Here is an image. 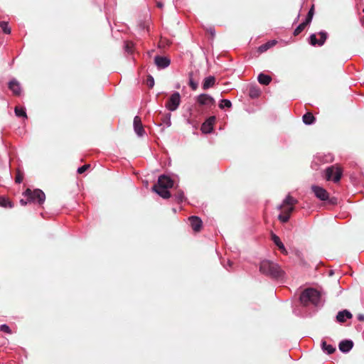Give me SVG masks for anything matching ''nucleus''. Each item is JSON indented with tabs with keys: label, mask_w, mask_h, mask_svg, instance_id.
<instances>
[{
	"label": "nucleus",
	"mask_w": 364,
	"mask_h": 364,
	"mask_svg": "<svg viewBox=\"0 0 364 364\" xmlns=\"http://www.w3.org/2000/svg\"><path fill=\"white\" fill-rule=\"evenodd\" d=\"M302 119L304 123L307 125L312 124L316 121V118L310 112H308L305 114H304Z\"/></svg>",
	"instance_id": "obj_17"
},
{
	"label": "nucleus",
	"mask_w": 364,
	"mask_h": 364,
	"mask_svg": "<svg viewBox=\"0 0 364 364\" xmlns=\"http://www.w3.org/2000/svg\"><path fill=\"white\" fill-rule=\"evenodd\" d=\"M259 271L267 276L276 279L281 278L284 275V272L280 267L269 260H264L260 263Z\"/></svg>",
	"instance_id": "obj_2"
},
{
	"label": "nucleus",
	"mask_w": 364,
	"mask_h": 364,
	"mask_svg": "<svg viewBox=\"0 0 364 364\" xmlns=\"http://www.w3.org/2000/svg\"><path fill=\"white\" fill-rule=\"evenodd\" d=\"M9 88L12 91L14 95L18 96L21 95V86L16 80H12L9 82Z\"/></svg>",
	"instance_id": "obj_13"
},
{
	"label": "nucleus",
	"mask_w": 364,
	"mask_h": 364,
	"mask_svg": "<svg viewBox=\"0 0 364 364\" xmlns=\"http://www.w3.org/2000/svg\"><path fill=\"white\" fill-rule=\"evenodd\" d=\"M310 44L315 46L316 45L319 46V40L317 39L316 34H311L309 37Z\"/></svg>",
	"instance_id": "obj_32"
},
{
	"label": "nucleus",
	"mask_w": 364,
	"mask_h": 364,
	"mask_svg": "<svg viewBox=\"0 0 364 364\" xmlns=\"http://www.w3.org/2000/svg\"><path fill=\"white\" fill-rule=\"evenodd\" d=\"M146 85L149 88H152L154 85V77L151 75H149L146 80Z\"/></svg>",
	"instance_id": "obj_36"
},
{
	"label": "nucleus",
	"mask_w": 364,
	"mask_h": 364,
	"mask_svg": "<svg viewBox=\"0 0 364 364\" xmlns=\"http://www.w3.org/2000/svg\"><path fill=\"white\" fill-rule=\"evenodd\" d=\"M192 229L195 232H199L202 228V220L197 216H191L188 218Z\"/></svg>",
	"instance_id": "obj_9"
},
{
	"label": "nucleus",
	"mask_w": 364,
	"mask_h": 364,
	"mask_svg": "<svg viewBox=\"0 0 364 364\" xmlns=\"http://www.w3.org/2000/svg\"><path fill=\"white\" fill-rule=\"evenodd\" d=\"M14 111H15V114H16V116H18V117H23L27 118V114H26L24 109L16 107Z\"/></svg>",
	"instance_id": "obj_30"
},
{
	"label": "nucleus",
	"mask_w": 364,
	"mask_h": 364,
	"mask_svg": "<svg viewBox=\"0 0 364 364\" xmlns=\"http://www.w3.org/2000/svg\"><path fill=\"white\" fill-rule=\"evenodd\" d=\"M346 317L348 318H352V314L347 310L338 312L336 318L339 322H344Z\"/></svg>",
	"instance_id": "obj_18"
},
{
	"label": "nucleus",
	"mask_w": 364,
	"mask_h": 364,
	"mask_svg": "<svg viewBox=\"0 0 364 364\" xmlns=\"http://www.w3.org/2000/svg\"><path fill=\"white\" fill-rule=\"evenodd\" d=\"M0 27L3 30L4 33L9 34L11 33V28L8 27V23L6 21H1Z\"/></svg>",
	"instance_id": "obj_31"
},
{
	"label": "nucleus",
	"mask_w": 364,
	"mask_h": 364,
	"mask_svg": "<svg viewBox=\"0 0 364 364\" xmlns=\"http://www.w3.org/2000/svg\"><path fill=\"white\" fill-rule=\"evenodd\" d=\"M23 179V173L19 169L17 168L16 171V177L15 182L17 183H21Z\"/></svg>",
	"instance_id": "obj_25"
},
{
	"label": "nucleus",
	"mask_w": 364,
	"mask_h": 364,
	"mask_svg": "<svg viewBox=\"0 0 364 364\" xmlns=\"http://www.w3.org/2000/svg\"><path fill=\"white\" fill-rule=\"evenodd\" d=\"M0 330L3 332L7 333H11V332L9 326L6 324L1 325L0 326Z\"/></svg>",
	"instance_id": "obj_39"
},
{
	"label": "nucleus",
	"mask_w": 364,
	"mask_h": 364,
	"mask_svg": "<svg viewBox=\"0 0 364 364\" xmlns=\"http://www.w3.org/2000/svg\"><path fill=\"white\" fill-rule=\"evenodd\" d=\"M173 181L166 175H161L159 177L157 183L152 187V190L164 199L169 198L171 196L168 190L173 186Z\"/></svg>",
	"instance_id": "obj_1"
},
{
	"label": "nucleus",
	"mask_w": 364,
	"mask_h": 364,
	"mask_svg": "<svg viewBox=\"0 0 364 364\" xmlns=\"http://www.w3.org/2000/svg\"><path fill=\"white\" fill-rule=\"evenodd\" d=\"M318 36H320L319 39V46H321L324 44L326 38H327V33L325 31H321L318 33Z\"/></svg>",
	"instance_id": "obj_29"
},
{
	"label": "nucleus",
	"mask_w": 364,
	"mask_h": 364,
	"mask_svg": "<svg viewBox=\"0 0 364 364\" xmlns=\"http://www.w3.org/2000/svg\"><path fill=\"white\" fill-rule=\"evenodd\" d=\"M363 13H364V9H363Z\"/></svg>",
	"instance_id": "obj_48"
},
{
	"label": "nucleus",
	"mask_w": 364,
	"mask_h": 364,
	"mask_svg": "<svg viewBox=\"0 0 364 364\" xmlns=\"http://www.w3.org/2000/svg\"><path fill=\"white\" fill-rule=\"evenodd\" d=\"M0 206L4 208H12L14 205L9 198L4 196H0Z\"/></svg>",
	"instance_id": "obj_20"
},
{
	"label": "nucleus",
	"mask_w": 364,
	"mask_h": 364,
	"mask_svg": "<svg viewBox=\"0 0 364 364\" xmlns=\"http://www.w3.org/2000/svg\"><path fill=\"white\" fill-rule=\"evenodd\" d=\"M297 202H298L297 200L294 198L290 195H288L287 196V198L284 200L282 204H281L279 206V209H282L284 206L294 207V205H296L297 203Z\"/></svg>",
	"instance_id": "obj_15"
},
{
	"label": "nucleus",
	"mask_w": 364,
	"mask_h": 364,
	"mask_svg": "<svg viewBox=\"0 0 364 364\" xmlns=\"http://www.w3.org/2000/svg\"><path fill=\"white\" fill-rule=\"evenodd\" d=\"M257 79L260 84L264 85H269L270 83V82L272 81V77L269 75H265L264 73H260L258 75Z\"/></svg>",
	"instance_id": "obj_19"
},
{
	"label": "nucleus",
	"mask_w": 364,
	"mask_h": 364,
	"mask_svg": "<svg viewBox=\"0 0 364 364\" xmlns=\"http://www.w3.org/2000/svg\"><path fill=\"white\" fill-rule=\"evenodd\" d=\"M207 31L208 33H210V34L211 35L212 37H214L215 33V30L213 28H210L207 29Z\"/></svg>",
	"instance_id": "obj_42"
},
{
	"label": "nucleus",
	"mask_w": 364,
	"mask_h": 364,
	"mask_svg": "<svg viewBox=\"0 0 364 364\" xmlns=\"http://www.w3.org/2000/svg\"><path fill=\"white\" fill-rule=\"evenodd\" d=\"M271 237L274 244L278 247L279 250L284 255L287 254V251L282 242L280 238L272 232H271Z\"/></svg>",
	"instance_id": "obj_14"
},
{
	"label": "nucleus",
	"mask_w": 364,
	"mask_h": 364,
	"mask_svg": "<svg viewBox=\"0 0 364 364\" xmlns=\"http://www.w3.org/2000/svg\"><path fill=\"white\" fill-rule=\"evenodd\" d=\"M215 117H210V118L209 119V120H208V124H207V125H208V126H211L212 122H213V121H215Z\"/></svg>",
	"instance_id": "obj_44"
},
{
	"label": "nucleus",
	"mask_w": 364,
	"mask_h": 364,
	"mask_svg": "<svg viewBox=\"0 0 364 364\" xmlns=\"http://www.w3.org/2000/svg\"><path fill=\"white\" fill-rule=\"evenodd\" d=\"M210 126L207 125L206 123L203 124L201 129L203 132L208 133L210 132L213 127H209Z\"/></svg>",
	"instance_id": "obj_40"
},
{
	"label": "nucleus",
	"mask_w": 364,
	"mask_h": 364,
	"mask_svg": "<svg viewBox=\"0 0 364 364\" xmlns=\"http://www.w3.org/2000/svg\"><path fill=\"white\" fill-rule=\"evenodd\" d=\"M321 346L322 349L326 351L328 354H331L336 351V348L333 346L328 344L326 341L322 342Z\"/></svg>",
	"instance_id": "obj_23"
},
{
	"label": "nucleus",
	"mask_w": 364,
	"mask_h": 364,
	"mask_svg": "<svg viewBox=\"0 0 364 364\" xmlns=\"http://www.w3.org/2000/svg\"><path fill=\"white\" fill-rule=\"evenodd\" d=\"M197 102L200 105H214L215 100L210 95L206 94H201L198 97Z\"/></svg>",
	"instance_id": "obj_10"
},
{
	"label": "nucleus",
	"mask_w": 364,
	"mask_h": 364,
	"mask_svg": "<svg viewBox=\"0 0 364 364\" xmlns=\"http://www.w3.org/2000/svg\"><path fill=\"white\" fill-rule=\"evenodd\" d=\"M173 196L178 202H182L185 198L184 193L181 190H177Z\"/></svg>",
	"instance_id": "obj_26"
},
{
	"label": "nucleus",
	"mask_w": 364,
	"mask_h": 364,
	"mask_svg": "<svg viewBox=\"0 0 364 364\" xmlns=\"http://www.w3.org/2000/svg\"><path fill=\"white\" fill-rule=\"evenodd\" d=\"M276 41H269L262 46H260L259 47V51L260 53H263V52H265L267 51L269 48H270L271 47H272L273 46H274L276 44Z\"/></svg>",
	"instance_id": "obj_22"
},
{
	"label": "nucleus",
	"mask_w": 364,
	"mask_h": 364,
	"mask_svg": "<svg viewBox=\"0 0 364 364\" xmlns=\"http://www.w3.org/2000/svg\"><path fill=\"white\" fill-rule=\"evenodd\" d=\"M181 102L180 94L177 92L172 94L166 103V107L170 111H175Z\"/></svg>",
	"instance_id": "obj_6"
},
{
	"label": "nucleus",
	"mask_w": 364,
	"mask_h": 364,
	"mask_svg": "<svg viewBox=\"0 0 364 364\" xmlns=\"http://www.w3.org/2000/svg\"><path fill=\"white\" fill-rule=\"evenodd\" d=\"M134 128L135 132L139 136L143 135V134L144 132V127H143V125L141 123V119L139 116H136L134 119Z\"/></svg>",
	"instance_id": "obj_12"
},
{
	"label": "nucleus",
	"mask_w": 364,
	"mask_h": 364,
	"mask_svg": "<svg viewBox=\"0 0 364 364\" xmlns=\"http://www.w3.org/2000/svg\"><path fill=\"white\" fill-rule=\"evenodd\" d=\"M319 299L320 293L314 289H307L300 296V301L304 305H308L309 303L316 305Z\"/></svg>",
	"instance_id": "obj_3"
},
{
	"label": "nucleus",
	"mask_w": 364,
	"mask_h": 364,
	"mask_svg": "<svg viewBox=\"0 0 364 364\" xmlns=\"http://www.w3.org/2000/svg\"><path fill=\"white\" fill-rule=\"evenodd\" d=\"M290 215L288 214L281 213L278 216V219L282 223H287L289 221Z\"/></svg>",
	"instance_id": "obj_33"
},
{
	"label": "nucleus",
	"mask_w": 364,
	"mask_h": 364,
	"mask_svg": "<svg viewBox=\"0 0 364 364\" xmlns=\"http://www.w3.org/2000/svg\"><path fill=\"white\" fill-rule=\"evenodd\" d=\"M23 195L27 198L28 202H36L39 205L43 204L46 200V195L41 189L31 191L30 188H27Z\"/></svg>",
	"instance_id": "obj_4"
},
{
	"label": "nucleus",
	"mask_w": 364,
	"mask_h": 364,
	"mask_svg": "<svg viewBox=\"0 0 364 364\" xmlns=\"http://www.w3.org/2000/svg\"><path fill=\"white\" fill-rule=\"evenodd\" d=\"M156 6L158 8L161 9L163 7V4L161 2H157Z\"/></svg>",
	"instance_id": "obj_47"
},
{
	"label": "nucleus",
	"mask_w": 364,
	"mask_h": 364,
	"mask_svg": "<svg viewBox=\"0 0 364 364\" xmlns=\"http://www.w3.org/2000/svg\"><path fill=\"white\" fill-rule=\"evenodd\" d=\"M154 63L159 68H165L170 65L171 60L166 57L156 55L154 58Z\"/></svg>",
	"instance_id": "obj_8"
},
{
	"label": "nucleus",
	"mask_w": 364,
	"mask_h": 364,
	"mask_svg": "<svg viewBox=\"0 0 364 364\" xmlns=\"http://www.w3.org/2000/svg\"><path fill=\"white\" fill-rule=\"evenodd\" d=\"M28 200L27 199L26 200H24V199H21L20 200V203L21 204V205H26L27 203H28Z\"/></svg>",
	"instance_id": "obj_45"
},
{
	"label": "nucleus",
	"mask_w": 364,
	"mask_h": 364,
	"mask_svg": "<svg viewBox=\"0 0 364 364\" xmlns=\"http://www.w3.org/2000/svg\"><path fill=\"white\" fill-rule=\"evenodd\" d=\"M215 117H210V118L209 119V120H208V124H207V125H208V126H211L212 122H213V121H215Z\"/></svg>",
	"instance_id": "obj_43"
},
{
	"label": "nucleus",
	"mask_w": 364,
	"mask_h": 364,
	"mask_svg": "<svg viewBox=\"0 0 364 364\" xmlns=\"http://www.w3.org/2000/svg\"><path fill=\"white\" fill-rule=\"evenodd\" d=\"M358 319L360 321H364V315L363 314H359L358 316Z\"/></svg>",
	"instance_id": "obj_46"
},
{
	"label": "nucleus",
	"mask_w": 364,
	"mask_h": 364,
	"mask_svg": "<svg viewBox=\"0 0 364 364\" xmlns=\"http://www.w3.org/2000/svg\"><path fill=\"white\" fill-rule=\"evenodd\" d=\"M215 83V78L213 76H209L205 77L203 82V89L207 90L210 87H213Z\"/></svg>",
	"instance_id": "obj_16"
},
{
	"label": "nucleus",
	"mask_w": 364,
	"mask_h": 364,
	"mask_svg": "<svg viewBox=\"0 0 364 364\" xmlns=\"http://www.w3.org/2000/svg\"><path fill=\"white\" fill-rule=\"evenodd\" d=\"M314 15V5L313 4L308 12L306 20L303 23L304 24H306V26H308L311 22Z\"/></svg>",
	"instance_id": "obj_21"
},
{
	"label": "nucleus",
	"mask_w": 364,
	"mask_h": 364,
	"mask_svg": "<svg viewBox=\"0 0 364 364\" xmlns=\"http://www.w3.org/2000/svg\"><path fill=\"white\" fill-rule=\"evenodd\" d=\"M189 85L193 90H196L198 87V83L193 80L191 78V74H190Z\"/></svg>",
	"instance_id": "obj_38"
},
{
	"label": "nucleus",
	"mask_w": 364,
	"mask_h": 364,
	"mask_svg": "<svg viewBox=\"0 0 364 364\" xmlns=\"http://www.w3.org/2000/svg\"><path fill=\"white\" fill-rule=\"evenodd\" d=\"M282 213L288 214L291 215V213L294 210V207L284 206L282 209H280Z\"/></svg>",
	"instance_id": "obj_34"
},
{
	"label": "nucleus",
	"mask_w": 364,
	"mask_h": 364,
	"mask_svg": "<svg viewBox=\"0 0 364 364\" xmlns=\"http://www.w3.org/2000/svg\"><path fill=\"white\" fill-rule=\"evenodd\" d=\"M353 345L351 340H344L340 342L338 348L341 352L348 353L353 348Z\"/></svg>",
	"instance_id": "obj_11"
},
{
	"label": "nucleus",
	"mask_w": 364,
	"mask_h": 364,
	"mask_svg": "<svg viewBox=\"0 0 364 364\" xmlns=\"http://www.w3.org/2000/svg\"><path fill=\"white\" fill-rule=\"evenodd\" d=\"M170 117L171 114H168V117H166V119L164 120V122H166L168 126L171 125Z\"/></svg>",
	"instance_id": "obj_41"
},
{
	"label": "nucleus",
	"mask_w": 364,
	"mask_h": 364,
	"mask_svg": "<svg viewBox=\"0 0 364 364\" xmlns=\"http://www.w3.org/2000/svg\"><path fill=\"white\" fill-rule=\"evenodd\" d=\"M133 47H134V44L132 42H129V41H127L126 42V44H125V50L129 53H132V49H133Z\"/></svg>",
	"instance_id": "obj_35"
},
{
	"label": "nucleus",
	"mask_w": 364,
	"mask_h": 364,
	"mask_svg": "<svg viewBox=\"0 0 364 364\" xmlns=\"http://www.w3.org/2000/svg\"><path fill=\"white\" fill-rule=\"evenodd\" d=\"M325 172L326 179L327 181H333L334 183L339 182L343 174V170L338 165H333L328 167Z\"/></svg>",
	"instance_id": "obj_5"
},
{
	"label": "nucleus",
	"mask_w": 364,
	"mask_h": 364,
	"mask_svg": "<svg viewBox=\"0 0 364 364\" xmlns=\"http://www.w3.org/2000/svg\"><path fill=\"white\" fill-rule=\"evenodd\" d=\"M260 95V90L257 87H251L249 90V95L251 98L258 97Z\"/></svg>",
	"instance_id": "obj_24"
},
{
	"label": "nucleus",
	"mask_w": 364,
	"mask_h": 364,
	"mask_svg": "<svg viewBox=\"0 0 364 364\" xmlns=\"http://www.w3.org/2000/svg\"><path fill=\"white\" fill-rule=\"evenodd\" d=\"M307 26L306 24H304V23H301V24H299L296 28V29L294 30V35L295 36L299 35L304 29Z\"/></svg>",
	"instance_id": "obj_28"
},
{
	"label": "nucleus",
	"mask_w": 364,
	"mask_h": 364,
	"mask_svg": "<svg viewBox=\"0 0 364 364\" xmlns=\"http://www.w3.org/2000/svg\"><path fill=\"white\" fill-rule=\"evenodd\" d=\"M232 107V103L229 100L223 99L220 101L219 105V107L220 109H223L225 107L230 108Z\"/></svg>",
	"instance_id": "obj_27"
},
{
	"label": "nucleus",
	"mask_w": 364,
	"mask_h": 364,
	"mask_svg": "<svg viewBox=\"0 0 364 364\" xmlns=\"http://www.w3.org/2000/svg\"><path fill=\"white\" fill-rule=\"evenodd\" d=\"M311 191L315 196L321 200H326L328 199V193L322 187L318 186H312Z\"/></svg>",
	"instance_id": "obj_7"
},
{
	"label": "nucleus",
	"mask_w": 364,
	"mask_h": 364,
	"mask_svg": "<svg viewBox=\"0 0 364 364\" xmlns=\"http://www.w3.org/2000/svg\"><path fill=\"white\" fill-rule=\"evenodd\" d=\"M90 167V164H85V165H83L81 167L78 168L77 169V173L79 174H82L84 172H85Z\"/></svg>",
	"instance_id": "obj_37"
}]
</instances>
